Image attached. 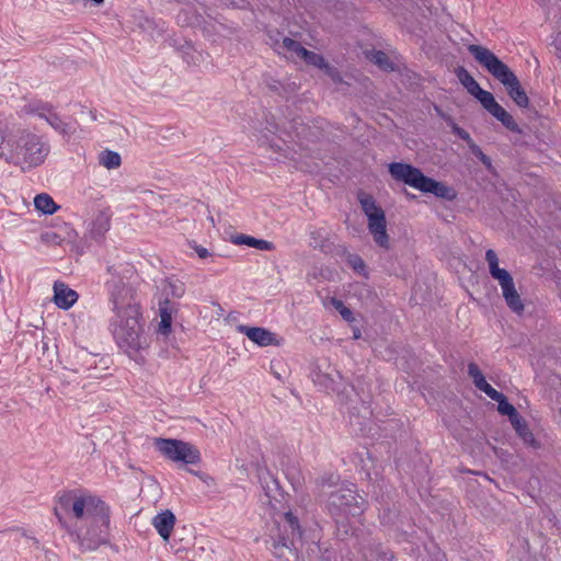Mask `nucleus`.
<instances>
[{
	"label": "nucleus",
	"mask_w": 561,
	"mask_h": 561,
	"mask_svg": "<svg viewBox=\"0 0 561 561\" xmlns=\"http://www.w3.org/2000/svg\"><path fill=\"white\" fill-rule=\"evenodd\" d=\"M54 514L81 549L95 550L110 542V506L99 496L82 490H69L57 496Z\"/></svg>",
	"instance_id": "obj_1"
},
{
	"label": "nucleus",
	"mask_w": 561,
	"mask_h": 561,
	"mask_svg": "<svg viewBox=\"0 0 561 561\" xmlns=\"http://www.w3.org/2000/svg\"><path fill=\"white\" fill-rule=\"evenodd\" d=\"M134 274V267L127 263L113 264L107 267L108 277L105 280L108 300L114 311L110 328L118 346L129 356L148 346L140 306L129 284Z\"/></svg>",
	"instance_id": "obj_2"
},
{
	"label": "nucleus",
	"mask_w": 561,
	"mask_h": 561,
	"mask_svg": "<svg viewBox=\"0 0 561 561\" xmlns=\"http://www.w3.org/2000/svg\"><path fill=\"white\" fill-rule=\"evenodd\" d=\"M48 147L41 138L25 130L15 133L0 129V158L23 170L44 162Z\"/></svg>",
	"instance_id": "obj_3"
},
{
	"label": "nucleus",
	"mask_w": 561,
	"mask_h": 561,
	"mask_svg": "<svg viewBox=\"0 0 561 561\" xmlns=\"http://www.w3.org/2000/svg\"><path fill=\"white\" fill-rule=\"evenodd\" d=\"M468 51L506 89L510 98L520 108L529 105V98L523 89L516 75L497 56L484 46L471 44Z\"/></svg>",
	"instance_id": "obj_4"
},
{
	"label": "nucleus",
	"mask_w": 561,
	"mask_h": 561,
	"mask_svg": "<svg viewBox=\"0 0 561 561\" xmlns=\"http://www.w3.org/2000/svg\"><path fill=\"white\" fill-rule=\"evenodd\" d=\"M389 173L396 181L403 182L422 193H432L446 201H453L457 196L453 187L424 175L420 169L411 164L392 162L389 164Z\"/></svg>",
	"instance_id": "obj_5"
},
{
	"label": "nucleus",
	"mask_w": 561,
	"mask_h": 561,
	"mask_svg": "<svg viewBox=\"0 0 561 561\" xmlns=\"http://www.w3.org/2000/svg\"><path fill=\"white\" fill-rule=\"evenodd\" d=\"M365 505V499L353 486L341 485L330 492L325 507L335 523L339 524L348 515L362 514Z\"/></svg>",
	"instance_id": "obj_6"
},
{
	"label": "nucleus",
	"mask_w": 561,
	"mask_h": 561,
	"mask_svg": "<svg viewBox=\"0 0 561 561\" xmlns=\"http://www.w3.org/2000/svg\"><path fill=\"white\" fill-rule=\"evenodd\" d=\"M284 518V531L287 536L282 535L273 541V553L282 561H296L298 558L296 543L301 541L302 530L298 518L293 513H286Z\"/></svg>",
	"instance_id": "obj_7"
},
{
	"label": "nucleus",
	"mask_w": 561,
	"mask_h": 561,
	"mask_svg": "<svg viewBox=\"0 0 561 561\" xmlns=\"http://www.w3.org/2000/svg\"><path fill=\"white\" fill-rule=\"evenodd\" d=\"M154 445L167 459L173 462L196 465L201 461L198 449L187 442L174 438H156Z\"/></svg>",
	"instance_id": "obj_8"
},
{
	"label": "nucleus",
	"mask_w": 561,
	"mask_h": 561,
	"mask_svg": "<svg viewBox=\"0 0 561 561\" xmlns=\"http://www.w3.org/2000/svg\"><path fill=\"white\" fill-rule=\"evenodd\" d=\"M54 302L60 309L68 310L78 300L79 295L62 282L54 283Z\"/></svg>",
	"instance_id": "obj_9"
},
{
	"label": "nucleus",
	"mask_w": 561,
	"mask_h": 561,
	"mask_svg": "<svg viewBox=\"0 0 561 561\" xmlns=\"http://www.w3.org/2000/svg\"><path fill=\"white\" fill-rule=\"evenodd\" d=\"M175 515L170 510H165L159 514H157L152 518V526L158 531L163 541L168 542L170 540L171 534L175 526Z\"/></svg>",
	"instance_id": "obj_10"
},
{
	"label": "nucleus",
	"mask_w": 561,
	"mask_h": 561,
	"mask_svg": "<svg viewBox=\"0 0 561 561\" xmlns=\"http://www.w3.org/2000/svg\"><path fill=\"white\" fill-rule=\"evenodd\" d=\"M238 330L259 346H268L277 343L276 335L267 329L239 325Z\"/></svg>",
	"instance_id": "obj_11"
},
{
	"label": "nucleus",
	"mask_w": 561,
	"mask_h": 561,
	"mask_svg": "<svg viewBox=\"0 0 561 561\" xmlns=\"http://www.w3.org/2000/svg\"><path fill=\"white\" fill-rule=\"evenodd\" d=\"M485 261L488 262L491 276L499 282L500 286L513 279L512 275L506 270L500 268L499 257L494 250L489 249L485 252Z\"/></svg>",
	"instance_id": "obj_12"
},
{
	"label": "nucleus",
	"mask_w": 561,
	"mask_h": 561,
	"mask_svg": "<svg viewBox=\"0 0 561 561\" xmlns=\"http://www.w3.org/2000/svg\"><path fill=\"white\" fill-rule=\"evenodd\" d=\"M231 241L234 244H240V245L244 244V245L255 248L261 251H272L275 248L274 243L271 241L263 240V239H256L254 237L247 236V234L233 236Z\"/></svg>",
	"instance_id": "obj_13"
},
{
	"label": "nucleus",
	"mask_w": 561,
	"mask_h": 561,
	"mask_svg": "<svg viewBox=\"0 0 561 561\" xmlns=\"http://www.w3.org/2000/svg\"><path fill=\"white\" fill-rule=\"evenodd\" d=\"M159 311H160V318H161L160 323H159V332L161 334L167 335L171 331L172 312H173L171 301L169 300L168 297L163 301H160Z\"/></svg>",
	"instance_id": "obj_14"
},
{
	"label": "nucleus",
	"mask_w": 561,
	"mask_h": 561,
	"mask_svg": "<svg viewBox=\"0 0 561 561\" xmlns=\"http://www.w3.org/2000/svg\"><path fill=\"white\" fill-rule=\"evenodd\" d=\"M368 230L373 236L374 241L383 249H389V236L387 233V220L378 224H368Z\"/></svg>",
	"instance_id": "obj_15"
},
{
	"label": "nucleus",
	"mask_w": 561,
	"mask_h": 561,
	"mask_svg": "<svg viewBox=\"0 0 561 561\" xmlns=\"http://www.w3.org/2000/svg\"><path fill=\"white\" fill-rule=\"evenodd\" d=\"M489 398L497 402V411L502 415L508 417L517 413L516 408L507 401V398L496 389H492L488 394Z\"/></svg>",
	"instance_id": "obj_16"
},
{
	"label": "nucleus",
	"mask_w": 561,
	"mask_h": 561,
	"mask_svg": "<svg viewBox=\"0 0 561 561\" xmlns=\"http://www.w3.org/2000/svg\"><path fill=\"white\" fill-rule=\"evenodd\" d=\"M468 375L472 379L476 388L483 391L485 394H488L493 389V387L486 382L481 369L476 363H469Z\"/></svg>",
	"instance_id": "obj_17"
},
{
	"label": "nucleus",
	"mask_w": 561,
	"mask_h": 561,
	"mask_svg": "<svg viewBox=\"0 0 561 561\" xmlns=\"http://www.w3.org/2000/svg\"><path fill=\"white\" fill-rule=\"evenodd\" d=\"M260 481L262 488L265 492V495L270 500H276L279 494V484L275 478H273L270 472L264 471L260 473Z\"/></svg>",
	"instance_id": "obj_18"
},
{
	"label": "nucleus",
	"mask_w": 561,
	"mask_h": 561,
	"mask_svg": "<svg viewBox=\"0 0 561 561\" xmlns=\"http://www.w3.org/2000/svg\"><path fill=\"white\" fill-rule=\"evenodd\" d=\"M455 73L459 80V82L463 85V88L467 90L469 94L472 96L479 90L481 87L476 81V79L470 75V72L465 67H458L455 70Z\"/></svg>",
	"instance_id": "obj_19"
},
{
	"label": "nucleus",
	"mask_w": 561,
	"mask_h": 561,
	"mask_svg": "<svg viewBox=\"0 0 561 561\" xmlns=\"http://www.w3.org/2000/svg\"><path fill=\"white\" fill-rule=\"evenodd\" d=\"M34 206L38 211L45 215H53L59 208L51 196L46 193H41L35 196Z\"/></svg>",
	"instance_id": "obj_20"
},
{
	"label": "nucleus",
	"mask_w": 561,
	"mask_h": 561,
	"mask_svg": "<svg viewBox=\"0 0 561 561\" xmlns=\"http://www.w3.org/2000/svg\"><path fill=\"white\" fill-rule=\"evenodd\" d=\"M497 121H500L508 130L514 133H522L518 124L515 122L513 116L501 105L495 108V111L491 114Z\"/></svg>",
	"instance_id": "obj_21"
},
{
	"label": "nucleus",
	"mask_w": 561,
	"mask_h": 561,
	"mask_svg": "<svg viewBox=\"0 0 561 561\" xmlns=\"http://www.w3.org/2000/svg\"><path fill=\"white\" fill-rule=\"evenodd\" d=\"M490 114H492L500 104L495 101L493 94L480 88L473 95Z\"/></svg>",
	"instance_id": "obj_22"
},
{
	"label": "nucleus",
	"mask_w": 561,
	"mask_h": 561,
	"mask_svg": "<svg viewBox=\"0 0 561 561\" xmlns=\"http://www.w3.org/2000/svg\"><path fill=\"white\" fill-rule=\"evenodd\" d=\"M100 163L106 169H116L121 165L122 159L121 156L112 150H104L100 154Z\"/></svg>",
	"instance_id": "obj_23"
},
{
	"label": "nucleus",
	"mask_w": 561,
	"mask_h": 561,
	"mask_svg": "<svg viewBox=\"0 0 561 561\" xmlns=\"http://www.w3.org/2000/svg\"><path fill=\"white\" fill-rule=\"evenodd\" d=\"M110 229V220L104 215H99L95 220L92 222V228L90 230L92 237L94 239L102 238L103 234Z\"/></svg>",
	"instance_id": "obj_24"
},
{
	"label": "nucleus",
	"mask_w": 561,
	"mask_h": 561,
	"mask_svg": "<svg viewBox=\"0 0 561 561\" xmlns=\"http://www.w3.org/2000/svg\"><path fill=\"white\" fill-rule=\"evenodd\" d=\"M504 300L512 312L516 314H522L524 312L525 305L517 290H514L513 293L505 296Z\"/></svg>",
	"instance_id": "obj_25"
},
{
	"label": "nucleus",
	"mask_w": 561,
	"mask_h": 561,
	"mask_svg": "<svg viewBox=\"0 0 561 561\" xmlns=\"http://www.w3.org/2000/svg\"><path fill=\"white\" fill-rule=\"evenodd\" d=\"M362 209L364 214L368 217L370 214H377L382 210L380 206L377 205L375 198L371 195L360 194L358 196Z\"/></svg>",
	"instance_id": "obj_26"
},
{
	"label": "nucleus",
	"mask_w": 561,
	"mask_h": 561,
	"mask_svg": "<svg viewBox=\"0 0 561 561\" xmlns=\"http://www.w3.org/2000/svg\"><path fill=\"white\" fill-rule=\"evenodd\" d=\"M306 64L314 66L319 69H323L327 67L328 61L320 54L313 53L311 50L305 49L300 57Z\"/></svg>",
	"instance_id": "obj_27"
},
{
	"label": "nucleus",
	"mask_w": 561,
	"mask_h": 561,
	"mask_svg": "<svg viewBox=\"0 0 561 561\" xmlns=\"http://www.w3.org/2000/svg\"><path fill=\"white\" fill-rule=\"evenodd\" d=\"M368 58L371 62H374L375 65H377L379 68H381L383 70H387L389 68L392 69L391 61H390L388 55L386 53H383L382 50H373L368 55Z\"/></svg>",
	"instance_id": "obj_28"
},
{
	"label": "nucleus",
	"mask_w": 561,
	"mask_h": 561,
	"mask_svg": "<svg viewBox=\"0 0 561 561\" xmlns=\"http://www.w3.org/2000/svg\"><path fill=\"white\" fill-rule=\"evenodd\" d=\"M282 47L288 53L301 57L302 51L306 49L301 44L293 38L284 37L282 42Z\"/></svg>",
	"instance_id": "obj_29"
},
{
	"label": "nucleus",
	"mask_w": 561,
	"mask_h": 561,
	"mask_svg": "<svg viewBox=\"0 0 561 561\" xmlns=\"http://www.w3.org/2000/svg\"><path fill=\"white\" fill-rule=\"evenodd\" d=\"M517 435L523 439V442L529 446H531L533 448H539L540 444L537 442V439L535 438L533 432L530 431L528 424H526L525 426H523V430H519L518 432H516Z\"/></svg>",
	"instance_id": "obj_30"
},
{
	"label": "nucleus",
	"mask_w": 561,
	"mask_h": 561,
	"mask_svg": "<svg viewBox=\"0 0 561 561\" xmlns=\"http://www.w3.org/2000/svg\"><path fill=\"white\" fill-rule=\"evenodd\" d=\"M46 121L49 123L51 127H54L56 130L61 131L62 134L68 133L69 125L64 123L59 116L55 113H49L48 116H46Z\"/></svg>",
	"instance_id": "obj_31"
},
{
	"label": "nucleus",
	"mask_w": 561,
	"mask_h": 561,
	"mask_svg": "<svg viewBox=\"0 0 561 561\" xmlns=\"http://www.w3.org/2000/svg\"><path fill=\"white\" fill-rule=\"evenodd\" d=\"M448 124L451 128L453 134L458 136L460 139L465 140L468 146L471 142H473V139L471 138L470 134L466 129L459 127L451 118L448 119Z\"/></svg>",
	"instance_id": "obj_32"
},
{
	"label": "nucleus",
	"mask_w": 561,
	"mask_h": 561,
	"mask_svg": "<svg viewBox=\"0 0 561 561\" xmlns=\"http://www.w3.org/2000/svg\"><path fill=\"white\" fill-rule=\"evenodd\" d=\"M332 305L333 307L339 311V313L342 316V318L348 322L353 321V313L350 308H347L343 301L332 298Z\"/></svg>",
	"instance_id": "obj_33"
},
{
	"label": "nucleus",
	"mask_w": 561,
	"mask_h": 561,
	"mask_svg": "<svg viewBox=\"0 0 561 561\" xmlns=\"http://www.w3.org/2000/svg\"><path fill=\"white\" fill-rule=\"evenodd\" d=\"M165 291L168 296L181 298L185 293L184 284L181 282H169Z\"/></svg>",
	"instance_id": "obj_34"
},
{
	"label": "nucleus",
	"mask_w": 561,
	"mask_h": 561,
	"mask_svg": "<svg viewBox=\"0 0 561 561\" xmlns=\"http://www.w3.org/2000/svg\"><path fill=\"white\" fill-rule=\"evenodd\" d=\"M348 265L356 272H362L365 270V262L357 254H348L347 256Z\"/></svg>",
	"instance_id": "obj_35"
},
{
	"label": "nucleus",
	"mask_w": 561,
	"mask_h": 561,
	"mask_svg": "<svg viewBox=\"0 0 561 561\" xmlns=\"http://www.w3.org/2000/svg\"><path fill=\"white\" fill-rule=\"evenodd\" d=\"M327 76H329L334 83H342L343 79L340 73V71L332 67L329 62L327 64V67L322 69Z\"/></svg>",
	"instance_id": "obj_36"
},
{
	"label": "nucleus",
	"mask_w": 561,
	"mask_h": 561,
	"mask_svg": "<svg viewBox=\"0 0 561 561\" xmlns=\"http://www.w3.org/2000/svg\"><path fill=\"white\" fill-rule=\"evenodd\" d=\"M508 419L516 432L523 430V426L527 424L526 420L518 412L510 416Z\"/></svg>",
	"instance_id": "obj_37"
},
{
	"label": "nucleus",
	"mask_w": 561,
	"mask_h": 561,
	"mask_svg": "<svg viewBox=\"0 0 561 561\" xmlns=\"http://www.w3.org/2000/svg\"><path fill=\"white\" fill-rule=\"evenodd\" d=\"M264 83L268 90L280 94L282 83L278 80L268 77L264 79Z\"/></svg>",
	"instance_id": "obj_38"
},
{
	"label": "nucleus",
	"mask_w": 561,
	"mask_h": 561,
	"mask_svg": "<svg viewBox=\"0 0 561 561\" xmlns=\"http://www.w3.org/2000/svg\"><path fill=\"white\" fill-rule=\"evenodd\" d=\"M255 128L260 131L266 130L271 134H276V131L278 130V125L275 123L274 118L272 117L271 121L266 119V126L264 128H257V127H255Z\"/></svg>",
	"instance_id": "obj_39"
},
{
	"label": "nucleus",
	"mask_w": 561,
	"mask_h": 561,
	"mask_svg": "<svg viewBox=\"0 0 561 561\" xmlns=\"http://www.w3.org/2000/svg\"><path fill=\"white\" fill-rule=\"evenodd\" d=\"M368 224H378L386 219V215L383 209L378 211L377 214H370L368 217Z\"/></svg>",
	"instance_id": "obj_40"
},
{
	"label": "nucleus",
	"mask_w": 561,
	"mask_h": 561,
	"mask_svg": "<svg viewBox=\"0 0 561 561\" xmlns=\"http://www.w3.org/2000/svg\"><path fill=\"white\" fill-rule=\"evenodd\" d=\"M42 239L47 242H53L55 244H59L61 241V238L55 233V232H47L42 236Z\"/></svg>",
	"instance_id": "obj_41"
},
{
	"label": "nucleus",
	"mask_w": 561,
	"mask_h": 561,
	"mask_svg": "<svg viewBox=\"0 0 561 561\" xmlns=\"http://www.w3.org/2000/svg\"><path fill=\"white\" fill-rule=\"evenodd\" d=\"M501 289H502L503 298L505 296H507L508 294L513 293L514 290H516L514 279L510 280L506 284H502Z\"/></svg>",
	"instance_id": "obj_42"
},
{
	"label": "nucleus",
	"mask_w": 561,
	"mask_h": 561,
	"mask_svg": "<svg viewBox=\"0 0 561 561\" xmlns=\"http://www.w3.org/2000/svg\"><path fill=\"white\" fill-rule=\"evenodd\" d=\"M193 248H194L195 252L197 253L198 257H201V259H206L210 255L208 250L202 245L195 244Z\"/></svg>",
	"instance_id": "obj_43"
},
{
	"label": "nucleus",
	"mask_w": 561,
	"mask_h": 561,
	"mask_svg": "<svg viewBox=\"0 0 561 561\" xmlns=\"http://www.w3.org/2000/svg\"><path fill=\"white\" fill-rule=\"evenodd\" d=\"M478 159L483 163V165H485L488 169H491L492 161L486 154L482 152L480 156H478Z\"/></svg>",
	"instance_id": "obj_44"
},
{
	"label": "nucleus",
	"mask_w": 561,
	"mask_h": 561,
	"mask_svg": "<svg viewBox=\"0 0 561 561\" xmlns=\"http://www.w3.org/2000/svg\"><path fill=\"white\" fill-rule=\"evenodd\" d=\"M470 151L478 158L483 151L481 148L473 141L469 146Z\"/></svg>",
	"instance_id": "obj_45"
},
{
	"label": "nucleus",
	"mask_w": 561,
	"mask_h": 561,
	"mask_svg": "<svg viewBox=\"0 0 561 561\" xmlns=\"http://www.w3.org/2000/svg\"><path fill=\"white\" fill-rule=\"evenodd\" d=\"M270 147L275 150V151H282L283 148L280 145H277V144H271Z\"/></svg>",
	"instance_id": "obj_46"
},
{
	"label": "nucleus",
	"mask_w": 561,
	"mask_h": 561,
	"mask_svg": "<svg viewBox=\"0 0 561 561\" xmlns=\"http://www.w3.org/2000/svg\"><path fill=\"white\" fill-rule=\"evenodd\" d=\"M34 545L36 546V548L39 549V541L36 539V538H32Z\"/></svg>",
	"instance_id": "obj_47"
},
{
	"label": "nucleus",
	"mask_w": 561,
	"mask_h": 561,
	"mask_svg": "<svg viewBox=\"0 0 561 561\" xmlns=\"http://www.w3.org/2000/svg\"><path fill=\"white\" fill-rule=\"evenodd\" d=\"M302 129H305V127H304V126H302ZM296 134H297V136H300V135H302V134H304V130L299 131L298 129H296Z\"/></svg>",
	"instance_id": "obj_48"
},
{
	"label": "nucleus",
	"mask_w": 561,
	"mask_h": 561,
	"mask_svg": "<svg viewBox=\"0 0 561 561\" xmlns=\"http://www.w3.org/2000/svg\"><path fill=\"white\" fill-rule=\"evenodd\" d=\"M190 472L194 473L197 477H201L199 472H197V471L190 470Z\"/></svg>",
	"instance_id": "obj_49"
},
{
	"label": "nucleus",
	"mask_w": 561,
	"mask_h": 561,
	"mask_svg": "<svg viewBox=\"0 0 561 561\" xmlns=\"http://www.w3.org/2000/svg\"><path fill=\"white\" fill-rule=\"evenodd\" d=\"M364 556H365L366 559L373 558V553H370V556L365 553Z\"/></svg>",
	"instance_id": "obj_50"
},
{
	"label": "nucleus",
	"mask_w": 561,
	"mask_h": 561,
	"mask_svg": "<svg viewBox=\"0 0 561 561\" xmlns=\"http://www.w3.org/2000/svg\"><path fill=\"white\" fill-rule=\"evenodd\" d=\"M382 556H383V558H385L386 560H389V557H388V554H387V553H382Z\"/></svg>",
	"instance_id": "obj_51"
},
{
	"label": "nucleus",
	"mask_w": 561,
	"mask_h": 561,
	"mask_svg": "<svg viewBox=\"0 0 561 561\" xmlns=\"http://www.w3.org/2000/svg\"><path fill=\"white\" fill-rule=\"evenodd\" d=\"M410 198H414L415 196L414 195H411V194H407Z\"/></svg>",
	"instance_id": "obj_52"
}]
</instances>
